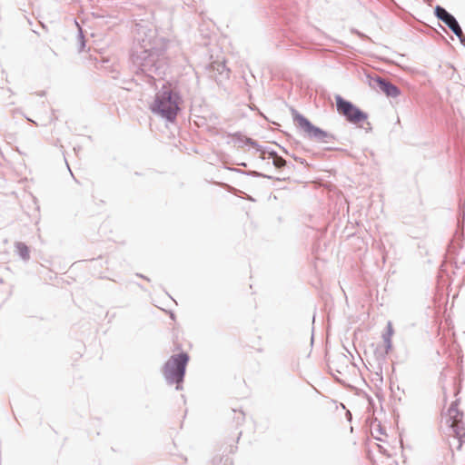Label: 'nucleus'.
<instances>
[{
    "label": "nucleus",
    "instance_id": "f257e3e1",
    "mask_svg": "<svg viewBox=\"0 0 465 465\" xmlns=\"http://www.w3.org/2000/svg\"><path fill=\"white\" fill-rule=\"evenodd\" d=\"M134 30V46L130 54L132 70L136 75H143L147 84L154 85L157 79H163L167 69L169 41L159 36L155 27L143 20L135 23Z\"/></svg>",
    "mask_w": 465,
    "mask_h": 465
},
{
    "label": "nucleus",
    "instance_id": "f03ea898",
    "mask_svg": "<svg viewBox=\"0 0 465 465\" xmlns=\"http://www.w3.org/2000/svg\"><path fill=\"white\" fill-rule=\"evenodd\" d=\"M182 97L178 91L163 84L162 88L155 94L154 101L150 105L153 114L161 116L167 122L173 123L176 120L181 111L180 104Z\"/></svg>",
    "mask_w": 465,
    "mask_h": 465
},
{
    "label": "nucleus",
    "instance_id": "7ed1b4c3",
    "mask_svg": "<svg viewBox=\"0 0 465 465\" xmlns=\"http://www.w3.org/2000/svg\"><path fill=\"white\" fill-rule=\"evenodd\" d=\"M189 361V354L185 351H181L172 355L163 367V375L167 384H175L177 391L183 389V382Z\"/></svg>",
    "mask_w": 465,
    "mask_h": 465
},
{
    "label": "nucleus",
    "instance_id": "20e7f679",
    "mask_svg": "<svg viewBox=\"0 0 465 465\" xmlns=\"http://www.w3.org/2000/svg\"><path fill=\"white\" fill-rule=\"evenodd\" d=\"M293 122L302 130L307 137L318 143H329L336 140V136L323 129L314 125L307 117L297 110L292 109Z\"/></svg>",
    "mask_w": 465,
    "mask_h": 465
},
{
    "label": "nucleus",
    "instance_id": "39448f33",
    "mask_svg": "<svg viewBox=\"0 0 465 465\" xmlns=\"http://www.w3.org/2000/svg\"><path fill=\"white\" fill-rule=\"evenodd\" d=\"M459 400L451 402L448 410L447 423L449 428L454 435V439L458 440L457 449H460L462 446V439L465 437V427L462 421L463 412L458 409Z\"/></svg>",
    "mask_w": 465,
    "mask_h": 465
},
{
    "label": "nucleus",
    "instance_id": "423d86ee",
    "mask_svg": "<svg viewBox=\"0 0 465 465\" xmlns=\"http://www.w3.org/2000/svg\"><path fill=\"white\" fill-rule=\"evenodd\" d=\"M337 111L340 114L343 115L345 119L351 124H360L368 119V114L348 101L337 94L335 96Z\"/></svg>",
    "mask_w": 465,
    "mask_h": 465
},
{
    "label": "nucleus",
    "instance_id": "0eeeda50",
    "mask_svg": "<svg viewBox=\"0 0 465 465\" xmlns=\"http://www.w3.org/2000/svg\"><path fill=\"white\" fill-rule=\"evenodd\" d=\"M241 435L242 432H239L236 440H230L221 445L219 449L221 453L213 457V465H233V460L230 455L237 450V443Z\"/></svg>",
    "mask_w": 465,
    "mask_h": 465
},
{
    "label": "nucleus",
    "instance_id": "6e6552de",
    "mask_svg": "<svg viewBox=\"0 0 465 465\" xmlns=\"http://www.w3.org/2000/svg\"><path fill=\"white\" fill-rule=\"evenodd\" d=\"M463 232L457 230L448 245V257L457 269L465 263L464 259L460 260L459 258L460 251L463 247Z\"/></svg>",
    "mask_w": 465,
    "mask_h": 465
},
{
    "label": "nucleus",
    "instance_id": "1a4fd4ad",
    "mask_svg": "<svg viewBox=\"0 0 465 465\" xmlns=\"http://www.w3.org/2000/svg\"><path fill=\"white\" fill-rule=\"evenodd\" d=\"M434 15L437 19L444 23L456 36H459V34L461 35V27L458 20L444 7L441 5H436L434 8Z\"/></svg>",
    "mask_w": 465,
    "mask_h": 465
},
{
    "label": "nucleus",
    "instance_id": "9d476101",
    "mask_svg": "<svg viewBox=\"0 0 465 465\" xmlns=\"http://www.w3.org/2000/svg\"><path fill=\"white\" fill-rule=\"evenodd\" d=\"M371 85L384 93L388 97H398L401 94V89L389 79L381 76L371 78Z\"/></svg>",
    "mask_w": 465,
    "mask_h": 465
},
{
    "label": "nucleus",
    "instance_id": "9b49d317",
    "mask_svg": "<svg viewBox=\"0 0 465 465\" xmlns=\"http://www.w3.org/2000/svg\"><path fill=\"white\" fill-rule=\"evenodd\" d=\"M230 136H232L235 142L242 143L244 144H248L255 148L256 152L260 153V154L264 153V146L259 144L257 141L243 136L240 132L234 133V134H229Z\"/></svg>",
    "mask_w": 465,
    "mask_h": 465
},
{
    "label": "nucleus",
    "instance_id": "f8f14e48",
    "mask_svg": "<svg viewBox=\"0 0 465 465\" xmlns=\"http://www.w3.org/2000/svg\"><path fill=\"white\" fill-rule=\"evenodd\" d=\"M16 252L19 255V257L26 262L30 259V250L29 247L23 242H16L15 243Z\"/></svg>",
    "mask_w": 465,
    "mask_h": 465
},
{
    "label": "nucleus",
    "instance_id": "ddd939ff",
    "mask_svg": "<svg viewBox=\"0 0 465 465\" xmlns=\"http://www.w3.org/2000/svg\"><path fill=\"white\" fill-rule=\"evenodd\" d=\"M392 334H393V329H392L391 322H389L387 324V331L385 333L382 334V339H383L386 353H388L392 348V343H391Z\"/></svg>",
    "mask_w": 465,
    "mask_h": 465
},
{
    "label": "nucleus",
    "instance_id": "4468645a",
    "mask_svg": "<svg viewBox=\"0 0 465 465\" xmlns=\"http://www.w3.org/2000/svg\"><path fill=\"white\" fill-rule=\"evenodd\" d=\"M232 170L236 172V173H242V174H244V175H248V176L263 177V178H267L269 180L273 179L272 176L264 174V173L257 172V171H243V170L236 169V168H233Z\"/></svg>",
    "mask_w": 465,
    "mask_h": 465
},
{
    "label": "nucleus",
    "instance_id": "2eb2a0df",
    "mask_svg": "<svg viewBox=\"0 0 465 465\" xmlns=\"http://www.w3.org/2000/svg\"><path fill=\"white\" fill-rule=\"evenodd\" d=\"M272 159L273 166H275L278 169L283 168L287 163L286 160L278 154L277 156H274Z\"/></svg>",
    "mask_w": 465,
    "mask_h": 465
},
{
    "label": "nucleus",
    "instance_id": "dca6fc26",
    "mask_svg": "<svg viewBox=\"0 0 465 465\" xmlns=\"http://www.w3.org/2000/svg\"><path fill=\"white\" fill-rule=\"evenodd\" d=\"M264 153L268 154L269 158L277 156V152L270 147H264Z\"/></svg>",
    "mask_w": 465,
    "mask_h": 465
},
{
    "label": "nucleus",
    "instance_id": "f3484780",
    "mask_svg": "<svg viewBox=\"0 0 465 465\" xmlns=\"http://www.w3.org/2000/svg\"><path fill=\"white\" fill-rule=\"evenodd\" d=\"M79 52H82L85 47V41L82 32L79 34Z\"/></svg>",
    "mask_w": 465,
    "mask_h": 465
},
{
    "label": "nucleus",
    "instance_id": "a211bd4d",
    "mask_svg": "<svg viewBox=\"0 0 465 465\" xmlns=\"http://www.w3.org/2000/svg\"><path fill=\"white\" fill-rule=\"evenodd\" d=\"M294 161H296L297 163H300L302 164H307V162L305 159L302 158V157H299V156H296L294 154H292L291 155Z\"/></svg>",
    "mask_w": 465,
    "mask_h": 465
},
{
    "label": "nucleus",
    "instance_id": "6ab92c4d",
    "mask_svg": "<svg viewBox=\"0 0 465 465\" xmlns=\"http://www.w3.org/2000/svg\"><path fill=\"white\" fill-rule=\"evenodd\" d=\"M460 42V44L465 47V35L463 32L461 31V35L459 34V36H457Z\"/></svg>",
    "mask_w": 465,
    "mask_h": 465
},
{
    "label": "nucleus",
    "instance_id": "aec40b11",
    "mask_svg": "<svg viewBox=\"0 0 465 465\" xmlns=\"http://www.w3.org/2000/svg\"><path fill=\"white\" fill-rule=\"evenodd\" d=\"M225 69H226V66L223 63L218 64L217 70L219 71L220 74H223V70H225Z\"/></svg>",
    "mask_w": 465,
    "mask_h": 465
},
{
    "label": "nucleus",
    "instance_id": "412c9836",
    "mask_svg": "<svg viewBox=\"0 0 465 465\" xmlns=\"http://www.w3.org/2000/svg\"><path fill=\"white\" fill-rule=\"evenodd\" d=\"M280 148L282 149V151L284 153H286V154L290 155L289 152H288L284 147L280 146Z\"/></svg>",
    "mask_w": 465,
    "mask_h": 465
},
{
    "label": "nucleus",
    "instance_id": "4be33fe9",
    "mask_svg": "<svg viewBox=\"0 0 465 465\" xmlns=\"http://www.w3.org/2000/svg\"><path fill=\"white\" fill-rule=\"evenodd\" d=\"M137 275H138L139 277H141V278H143V279H144V280L148 281V282L150 281V279H149V278H147V277H145V276H143V275H141V274H137Z\"/></svg>",
    "mask_w": 465,
    "mask_h": 465
},
{
    "label": "nucleus",
    "instance_id": "5701e85b",
    "mask_svg": "<svg viewBox=\"0 0 465 465\" xmlns=\"http://www.w3.org/2000/svg\"><path fill=\"white\" fill-rule=\"evenodd\" d=\"M326 150L327 151H334V150H336V148L335 147H326Z\"/></svg>",
    "mask_w": 465,
    "mask_h": 465
},
{
    "label": "nucleus",
    "instance_id": "b1692460",
    "mask_svg": "<svg viewBox=\"0 0 465 465\" xmlns=\"http://www.w3.org/2000/svg\"><path fill=\"white\" fill-rule=\"evenodd\" d=\"M265 154H266V153L261 154V155H260V158H261L262 160H265V159H266Z\"/></svg>",
    "mask_w": 465,
    "mask_h": 465
},
{
    "label": "nucleus",
    "instance_id": "393cba45",
    "mask_svg": "<svg viewBox=\"0 0 465 465\" xmlns=\"http://www.w3.org/2000/svg\"><path fill=\"white\" fill-rule=\"evenodd\" d=\"M238 165H240V166H243V167H246V166H247V163H238Z\"/></svg>",
    "mask_w": 465,
    "mask_h": 465
},
{
    "label": "nucleus",
    "instance_id": "a878e982",
    "mask_svg": "<svg viewBox=\"0 0 465 465\" xmlns=\"http://www.w3.org/2000/svg\"><path fill=\"white\" fill-rule=\"evenodd\" d=\"M379 432L381 434L383 433V430L381 427L379 428Z\"/></svg>",
    "mask_w": 465,
    "mask_h": 465
}]
</instances>
